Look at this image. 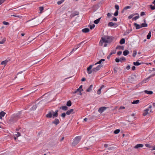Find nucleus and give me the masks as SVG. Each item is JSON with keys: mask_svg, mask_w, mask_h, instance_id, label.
I'll return each instance as SVG.
<instances>
[{"mask_svg": "<svg viewBox=\"0 0 155 155\" xmlns=\"http://www.w3.org/2000/svg\"><path fill=\"white\" fill-rule=\"evenodd\" d=\"M105 59H102L94 64L90 65L87 68V72L88 74H91L92 72H96L100 70L101 68L103 66L102 61H104Z\"/></svg>", "mask_w": 155, "mask_h": 155, "instance_id": "nucleus-1", "label": "nucleus"}, {"mask_svg": "<svg viewBox=\"0 0 155 155\" xmlns=\"http://www.w3.org/2000/svg\"><path fill=\"white\" fill-rule=\"evenodd\" d=\"M114 37L108 36H104L101 38V40L100 41L99 45L100 46L103 45V43H110L114 40Z\"/></svg>", "mask_w": 155, "mask_h": 155, "instance_id": "nucleus-2", "label": "nucleus"}, {"mask_svg": "<svg viewBox=\"0 0 155 155\" xmlns=\"http://www.w3.org/2000/svg\"><path fill=\"white\" fill-rule=\"evenodd\" d=\"M58 110H56L55 112L51 110L46 115V117L48 118H51L52 117L53 118L56 117L58 116Z\"/></svg>", "mask_w": 155, "mask_h": 155, "instance_id": "nucleus-3", "label": "nucleus"}, {"mask_svg": "<svg viewBox=\"0 0 155 155\" xmlns=\"http://www.w3.org/2000/svg\"><path fill=\"white\" fill-rule=\"evenodd\" d=\"M81 139V136L76 137L75 138L73 142L72 143V145L73 146H75L78 144L80 142Z\"/></svg>", "mask_w": 155, "mask_h": 155, "instance_id": "nucleus-4", "label": "nucleus"}, {"mask_svg": "<svg viewBox=\"0 0 155 155\" xmlns=\"http://www.w3.org/2000/svg\"><path fill=\"white\" fill-rule=\"evenodd\" d=\"M102 4V2L101 1L98 3L97 4L94 5L93 6V8L95 10L98 9L101 6Z\"/></svg>", "mask_w": 155, "mask_h": 155, "instance_id": "nucleus-5", "label": "nucleus"}, {"mask_svg": "<svg viewBox=\"0 0 155 155\" xmlns=\"http://www.w3.org/2000/svg\"><path fill=\"white\" fill-rule=\"evenodd\" d=\"M108 25L109 27H112L114 26V27H117L118 25L116 23H114L112 22H109L108 24Z\"/></svg>", "mask_w": 155, "mask_h": 155, "instance_id": "nucleus-6", "label": "nucleus"}, {"mask_svg": "<svg viewBox=\"0 0 155 155\" xmlns=\"http://www.w3.org/2000/svg\"><path fill=\"white\" fill-rule=\"evenodd\" d=\"M107 108V107H101L99 109L98 111L101 114Z\"/></svg>", "mask_w": 155, "mask_h": 155, "instance_id": "nucleus-7", "label": "nucleus"}, {"mask_svg": "<svg viewBox=\"0 0 155 155\" xmlns=\"http://www.w3.org/2000/svg\"><path fill=\"white\" fill-rule=\"evenodd\" d=\"M60 123L59 120L58 119H55L52 122V124H55L56 125H57Z\"/></svg>", "mask_w": 155, "mask_h": 155, "instance_id": "nucleus-8", "label": "nucleus"}, {"mask_svg": "<svg viewBox=\"0 0 155 155\" xmlns=\"http://www.w3.org/2000/svg\"><path fill=\"white\" fill-rule=\"evenodd\" d=\"M149 109H147L143 111V115L144 116H146L149 113L148 111H149Z\"/></svg>", "mask_w": 155, "mask_h": 155, "instance_id": "nucleus-9", "label": "nucleus"}, {"mask_svg": "<svg viewBox=\"0 0 155 155\" xmlns=\"http://www.w3.org/2000/svg\"><path fill=\"white\" fill-rule=\"evenodd\" d=\"M81 90H80L79 88H78L75 91L73 92V94H76V93H77L78 92L79 93L78 94H79L80 95H82V93H81Z\"/></svg>", "mask_w": 155, "mask_h": 155, "instance_id": "nucleus-10", "label": "nucleus"}, {"mask_svg": "<svg viewBox=\"0 0 155 155\" xmlns=\"http://www.w3.org/2000/svg\"><path fill=\"white\" fill-rule=\"evenodd\" d=\"M134 25L136 29H138L141 28V25L138 24L136 23H134Z\"/></svg>", "mask_w": 155, "mask_h": 155, "instance_id": "nucleus-11", "label": "nucleus"}, {"mask_svg": "<svg viewBox=\"0 0 155 155\" xmlns=\"http://www.w3.org/2000/svg\"><path fill=\"white\" fill-rule=\"evenodd\" d=\"M10 59H6V60L2 61L1 63V64L5 65L9 61H10Z\"/></svg>", "mask_w": 155, "mask_h": 155, "instance_id": "nucleus-12", "label": "nucleus"}, {"mask_svg": "<svg viewBox=\"0 0 155 155\" xmlns=\"http://www.w3.org/2000/svg\"><path fill=\"white\" fill-rule=\"evenodd\" d=\"M73 111L74 110L73 109L68 110L67 111L66 114L67 115H69L71 114H73L74 113V112H73Z\"/></svg>", "mask_w": 155, "mask_h": 155, "instance_id": "nucleus-13", "label": "nucleus"}, {"mask_svg": "<svg viewBox=\"0 0 155 155\" xmlns=\"http://www.w3.org/2000/svg\"><path fill=\"white\" fill-rule=\"evenodd\" d=\"M143 145L142 144H137L134 147V148L135 149H137L139 147H143Z\"/></svg>", "mask_w": 155, "mask_h": 155, "instance_id": "nucleus-14", "label": "nucleus"}, {"mask_svg": "<svg viewBox=\"0 0 155 155\" xmlns=\"http://www.w3.org/2000/svg\"><path fill=\"white\" fill-rule=\"evenodd\" d=\"M90 31V30L89 28H84L82 30V31L84 33H87Z\"/></svg>", "mask_w": 155, "mask_h": 155, "instance_id": "nucleus-15", "label": "nucleus"}, {"mask_svg": "<svg viewBox=\"0 0 155 155\" xmlns=\"http://www.w3.org/2000/svg\"><path fill=\"white\" fill-rule=\"evenodd\" d=\"M5 113L4 111H1L0 112V118L2 119V117H4L5 114Z\"/></svg>", "mask_w": 155, "mask_h": 155, "instance_id": "nucleus-16", "label": "nucleus"}, {"mask_svg": "<svg viewBox=\"0 0 155 155\" xmlns=\"http://www.w3.org/2000/svg\"><path fill=\"white\" fill-rule=\"evenodd\" d=\"M60 108L64 110H66L68 109V107L66 106H62L60 107Z\"/></svg>", "mask_w": 155, "mask_h": 155, "instance_id": "nucleus-17", "label": "nucleus"}, {"mask_svg": "<svg viewBox=\"0 0 155 155\" xmlns=\"http://www.w3.org/2000/svg\"><path fill=\"white\" fill-rule=\"evenodd\" d=\"M129 53V51L127 50H126L123 52V55L124 56H127Z\"/></svg>", "mask_w": 155, "mask_h": 155, "instance_id": "nucleus-18", "label": "nucleus"}, {"mask_svg": "<svg viewBox=\"0 0 155 155\" xmlns=\"http://www.w3.org/2000/svg\"><path fill=\"white\" fill-rule=\"evenodd\" d=\"M144 92L147 94H153V92L152 91H148L147 90H145Z\"/></svg>", "mask_w": 155, "mask_h": 155, "instance_id": "nucleus-19", "label": "nucleus"}, {"mask_svg": "<svg viewBox=\"0 0 155 155\" xmlns=\"http://www.w3.org/2000/svg\"><path fill=\"white\" fill-rule=\"evenodd\" d=\"M37 105L36 104L34 105L30 109L31 110H35L37 107Z\"/></svg>", "mask_w": 155, "mask_h": 155, "instance_id": "nucleus-20", "label": "nucleus"}, {"mask_svg": "<svg viewBox=\"0 0 155 155\" xmlns=\"http://www.w3.org/2000/svg\"><path fill=\"white\" fill-rule=\"evenodd\" d=\"M101 18L100 17L99 18L95 20L94 21V23L96 24H98Z\"/></svg>", "mask_w": 155, "mask_h": 155, "instance_id": "nucleus-21", "label": "nucleus"}, {"mask_svg": "<svg viewBox=\"0 0 155 155\" xmlns=\"http://www.w3.org/2000/svg\"><path fill=\"white\" fill-rule=\"evenodd\" d=\"M92 87H93V85H90V87L87 89L86 91L87 92L90 91L91 90Z\"/></svg>", "mask_w": 155, "mask_h": 155, "instance_id": "nucleus-22", "label": "nucleus"}, {"mask_svg": "<svg viewBox=\"0 0 155 155\" xmlns=\"http://www.w3.org/2000/svg\"><path fill=\"white\" fill-rule=\"evenodd\" d=\"M125 42V39L124 38H122L120 41V43L121 45L124 44Z\"/></svg>", "mask_w": 155, "mask_h": 155, "instance_id": "nucleus-23", "label": "nucleus"}, {"mask_svg": "<svg viewBox=\"0 0 155 155\" xmlns=\"http://www.w3.org/2000/svg\"><path fill=\"white\" fill-rule=\"evenodd\" d=\"M140 101L139 100L134 101L132 102V104H137L139 103Z\"/></svg>", "mask_w": 155, "mask_h": 155, "instance_id": "nucleus-24", "label": "nucleus"}, {"mask_svg": "<svg viewBox=\"0 0 155 155\" xmlns=\"http://www.w3.org/2000/svg\"><path fill=\"white\" fill-rule=\"evenodd\" d=\"M116 49L124 50V47L122 46H118L116 48Z\"/></svg>", "mask_w": 155, "mask_h": 155, "instance_id": "nucleus-25", "label": "nucleus"}, {"mask_svg": "<svg viewBox=\"0 0 155 155\" xmlns=\"http://www.w3.org/2000/svg\"><path fill=\"white\" fill-rule=\"evenodd\" d=\"M135 14H136V15H138L134 17L133 18H132V20H136L137 19H138L139 18V15L138 13H136Z\"/></svg>", "mask_w": 155, "mask_h": 155, "instance_id": "nucleus-26", "label": "nucleus"}, {"mask_svg": "<svg viewBox=\"0 0 155 155\" xmlns=\"http://www.w3.org/2000/svg\"><path fill=\"white\" fill-rule=\"evenodd\" d=\"M147 24L146 23H143L141 25V27H147Z\"/></svg>", "mask_w": 155, "mask_h": 155, "instance_id": "nucleus-27", "label": "nucleus"}, {"mask_svg": "<svg viewBox=\"0 0 155 155\" xmlns=\"http://www.w3.org/2000/svg\"><path fill=\"white\" fill-rule=\"evenodd\" d=\"M67 105L68 107H70L71 105V102L70 101H68L67 103Z\"/></svg>", "mask_w": 155, "mask_h": 155, "instance_id": "nucleus-28", "label": "nucleus"}, {"mask_svg": "<svg viewBox=\"0 0 155 155\" xmlns=\"http://www.w3.org/2000/svg\"><path fill=\"white\" fill-rule=\"evenodd\" d=\"M131 8V7L130 6H126L124 8V9H123V10L122 11V12H123L124 11L126 10L127 9H129V8Z\"/></svg>", "mask_w": 155, "mask_h": 155, "instance_id": "nucleus-29", "label": "nucleus"}, {"mask_svg": "<svg viewBox=\"0 0 155 155\" xmlns=\"http://www.w3.org/2000/svg\"><path fill=\"white\" fill-rule=\"evenodd\" d=\"M133 64L135 66H138L141 64V63H139L138 61H137L136 62H134Z\"/></svg>", "mask_w": 155, "mask_h": 155, "instance_id": "nucleus-30", "label": "nucleus"}, {"mask_svg": "<svg viewBox=\"0 0 155 155\" xmlns=\"http://www.w3.org/2000/svg\"><path fill=\"white\" fill-rule=\"evenodd\" d=\"M134 76H131V77H130L129 78V81L130 82H132L131 81L132 80H134Z\"/></svg>", "mask_w": 155, "mask_h": 155, "instance_id": "nucleus-31", "label": "nucleus"}, {"mask_svg": "<svg viewBox=\"0 0 155 155\" xmlns=\"http://www.w3.org/2000/svg\"><path fill=\"white\" fill-rule=\"evenodd\" d=\"M151 37V32L150 31L148 34V35H147V38L148 39H150Z\"/></svg>", "mask_w": 155, "mask_h": 155, "instance_id": "nucleus-32", "label": "nucleus"}, {"mask_svg": "<svg viewBox=\"0 0 155 155\" xmlns=\"http://www.w3.org/2000/svg\"><path fill=\"white\" fill-rule=\"evenodd\" d=\"M11 16H13L15 17H18V18H19L20 19L21 18H22V16H21V15H11Z\"/></svg>", "mask_w": 155, "mask_h": 155, "instance_id": "nucleus-33", "label": "nucleus"}, {"mask_svg": "<svg viewBox=\"0 0 155 155\" xmlns=\"http://www.w3.org/2000/svg\"><path fill=\"white\" fill-rule=\"evenodd\" d=\"M39 9L40 11V13H41L42 11L44 10V8L43 7H39Z\"/></svg>", "mask_w": 155, "mask_h": 155, "instance_id": "nucleus-34", "label": "nucleus"}, {"mask_svg": "<svg viewBox=\"0 0 155 155\" xmlns=\"http://www.w3.org/2000/svg\"><path fill=\"white\" fill-rule=\"evenodd\" d=\"M120 132V130L117 129V130H115L114 131V134H117L119 133Z\"/></svg>", "mask_w": 155, "mask_h": 155, "instance_id": "nucleus-35", "label": "nucleus"}, {"mask_svg": "<svg viewBox=\"0 0 155 155\" xmlns=\"http://www.w3.org/2000/svg\"><path fill=\"white\" fill-rule=\"evenodd\" d=\"M150 8L152 10L155 9V4H154L153 6L152 5H150Z\"/></svg>", "mask_w": 155, "mask_h": 155, "instance_id": "nucleus-36", "label": "nucleus"}, {"mask_svg": "<svg viewBox=\"0 0 155 155\" xmlns=\"http://www.w3.org/2000/svg\"><path fill=\"white\" fill-rule=\"evenodd\" d=\"M137 52L136 51H133V53L132 55L133 57H135L136 55L137 54Z\"/></svg>", "mask_w": 155, "mask_h": 155, "instance_id": "nucleus-37", "label": "nucleus"}, {"mask_svg": "<svg viewBox=\"0 0 155 155\" xmlns=\"http://www.w3.org/2000/svg\"><path fill=\"white\" fill-rule=\"evenodd\" d=\"M136 14H132L130 15H129L128 17V18L129 19H131V18H132L133 17V16H134V15H136Z\"/></svg>", "mask_w": 155, "mask_h": 155, "instance_id": "nucleus-38", "label": "nucleus"}, {"mask_svg": "<svg viewBox=\"0 0 155 155\" xmlns=\"http://www.w3.org/2000/svg\"><path fill=\"white\" fill-rule=\"evenodd\" d=\"M95 26V25L94 24H93L92 25H90V28L91 29H92L93 28H94Z\"/></svg>", "mask_w": 155, "mask_h": 155, "instance_id": "nucleus-39", "label": "nucleus"}, {"mask_svg": "<svg viewBox=\"0 0 155 155\" xmlns=\"http://www.w3.org/2000/svg\"><path fill=\"white\" fill-rule=\"evenodd\" d=\"M6 40L5 38H4L2 41H0V44H3L5 41Z\"/></svg>", "mask_w": 155, "mask_h": 155, "instance_id": "nucleus-40", "label": "nucleus"}, {"mask_svg": "<svg viewBox=\"0 0 155 155\" xmlns=\"http://www.w3.org/2000/svg\"><path fill=\"white\" fill-rule=\"evenodd\" d=\"M120 61L122 62V61H125L126 60V59L124 57H122L120 58Z\"/></svg>", "mask_w": 155, "mask_h": 155, "instance_id": "nucleus-41", "label": "nucleus"}, {"mask_svg": "<svg viewBox=\"0 0 155 155\" xmlns=\"http://www.w3.org/2000/svg\"><path fill=\"white\" fill-rule=\"evenodd\" d=\"M84 41H82L80 43H79V44L77 45L78 47L75 48V50H77L78 48H79L80 45H81V44H83L84 42Z\"/></svg>", "mask_w": 155, "mask_h": 155, "instance_id": "nucleus-42", "label": "nucleus"}, {"mask_svg": "<svg viewBox=\"0 0 155 155\" xmlns=\"http://www.w3.org/2000/svg\"><path fill=\"white\" fill-rule=\"evenodd\" d=\"M118 10H116L114 14V15L116 16L118 15Z\"/></svg>", "mask_w": 155, "mask_h": 155, "instance_id": "nucleus-43", "label": "nucleus"}, {"mask_svg": "<svg viewBox=\"0 0 155 155\" xmlns=\"http://www.w3.org/2000/svg\"><path fill=\"white\" fill-rule=\"evenodd\" d=\"M66 116V114L64 113H62L61 115V116L63 118H64Z\"/></svg>", "mask_w": 155, "mask_h": 155, "instance_id": "nucleus-44", "label": "nucleus"}, {"mask_svg": "<svg viewBox=\"0 0 155 155\" xmlns=\"http://www.w3.org/2000/svg\"><path fill=\"white\" fill-rule=\"evenodd\" d=\"M145 146L147 147L150 148L152 147L149 144H145Z\"/></svg>", "mask_w": 155, "mask_h": 155, "instance_id": "nucleus-45", "label": "nucleus"}, {"mask_svg": "<svg viewBox=\"0 0 155 155\" xmlns=\"http://www.w3.org/2000/svg\"><path fill=\"white\" fill-rule=\"evenodd\" d=\"M101 88H100L97 91V94H100L101 93Z\"/></svg>", "mask_w": 155, "mask_h": 155, "instance_id": "nucleus-46", "label": "nucleus"}, {"mask_svg": "<svg viewBox=\"0 0 155 155\" xmlns=\"http://www.w3.org/2000/svg\"><path fill=\"white\" fill-rule=\"evenodd\" d=\"M3 24L5 25H9V23L8 22H6L5 21H3Z\"/></svg>", "mask_w": 155, "mask_h": 155, "instance_id": "nucleus-47", "label": "nucleus"}, {"mask_svg": "<svg viewBox=\"0 0 155 155\" xmlns=\"http://www.w3.org/2000/svg\"><path fill=\"white\" fill-rule=\"evenodd\" d=\"M115 8L117 10H118L119 9V6L118 5H116L115 6Z\"/></svg>", "mask_w": 155, "mask_h": 155, "instance_id": "nucleus-48", "label": "nucleus"}, {"mask_svg": "<svg viewBox=\"0 0 155 155\" xmlns=\"http://www.w3.org/2000/svg\"><path fill=\"white\" fill-rule=\"evenodd\" d=\"M64 2H63L62 0H61V1H59L57 2V4L58 5H60L61 3H62Z\"/></svg>", "mask_w": 155, "mask_h": 155, "instance_id": "nucleus-49", "label": "nucleus"}, {"mask_svg": "<svg viewBox=\"0 0 155 155\" xmlns=\"http://www.w3.org/2000/svg\"><path fill=\"white\" fill-rule=\"evenodd\" d=\"M16 136L17 137H18L21 136L19 132H17V134H15Z\"/></svg>", "mask_w": 155, "mask_h": 155, "instance_id": "nucleus-50", "label": "nucleus"}, {"mask_svg": "<svg viewBox=\"0 0 155 155\" xmlns=\"http://www.w3.org/2000/svg\"><path fill=\"white\" fill-rule=\"evenodd\" d=\"M116 51H112L110 53V54L112 55V54H115V53H116Z\"/></svg>", "mask_w": 155, "mask_h": 155, "instance_id": "nucleus-51", "label": "nucleus"}, {"mask_svg": "<svg viewBox=\"0 0 155 155\" xmlns=\"http://www.w3.org/2000/svg\"><path fill=\"white\" fill-rule=\"evenodd\" d=\"M115 61L116 62L118 63L120 61V59H119V58H116L115 59Z\"/></svg>", "mask_w": 155, "mask_h": 155, "instance_id": "nucleus-52", "label": "nucleus"}, {"mask_svg": "<svg viewBox=\"0 0 155 155\" xmlns=\"http://www.w3.org/2000/svg\"><path fill=\"white\" fill-rule=\"evenodd\" d=\"M78 88L81 90V91H83V89H82V85H81Z\"/></svg>", "mask_w": 155, "mask_h": 155, "instance_id": "nucleus-53", "label": "nucleus"}, {"mask_svg": "<svg viewBox=\"0 0 155 155\" xmlns=\"http://www.w3.org/2000/svg\"><path fill=\"white\" fill-rule=\"evenodd\" d=\"M5 0H0V5L3 3Z\"/></svg>", "mask_w": 155, "mask_h": 155, "instance_id": "nucleus-54", "label": "nucleus"}, {"mask_svg": "<svg viewBox=\"0 0 155 155\" xmlns=\"http://www.w3.org/2000/svg\"><path fill=\"white\" fill-rule=\"evenodd\" d=\"M111 20L116 21H117V19L116 18L114 17Z\"/></svg>", "mask_w": 155, "mask_h": 155, "instance_id": "nucleus-55", "label": "nucleus"}, {"mask_svg": "<svg viewBox=\"0 0 155 155\" xmlns=\"http://www.w3.org/2000/svg\"><path fill=\"white\" fill-rule=\"evenodd\" d=\"M145 15V13L144 12H142L140 13V15L142 16Z\"/></svg>", "mask_w": 155, "mask_h": 155, "instance_id": "nucleus-56", "label": "nucleus"}, {"mask_svg": "<svg viewBox=\"0 0 155 155\" xmlns=\"http://www.w3.org/2000/svg\"><path fill=\"white\" fill-rule=\"evenodd\" d=\"M117 68H114V72L115 73H116L117 72Z\"/></svg>", "mask_w": 155, "mask_h": 155, "instance_id": "nucleus-57", "label": "nucleus"}, {"mask_svg": "<svg viewBox=\"0 0 155 155\" xmlns=\"http://www.w3.org/2000/svg\"><path fill=\"white\" fill-rule=\"evenodd\" d=\"M130 66L129 65H128L127 66L126 68L127 69V70H129L130 69Z\"/></svg>", "mask_w": 155, "mask_h": 155, "instance_id": "nucleus-58", "label": "nucleus"}, {"mask_svg": "<svg viewBox=\"0 0 155 155\" xmlns=\"http://www.w3.org/2000/svg\"><path fill=\"white\" fill-rule=\"evenodd\" d=\"M122 53V52L121 51H119L117 52V55H120Z\"/></svg>", "mask_w": 155, "mask_h": 155, "instance_id": "nucleus-59", "label": "nucleus"}, {"mask_svg": "<svg viewBox=\"0 0 155 155\" xmlns=\"http://www.w3.org/2000/svg\"><path fill=\"white\" fill-rule=\"evenodd\" d=\"M107 15L108 17H110L111 16V14L110 13L108 12L107 13Z\"/></svg>", "mask_w": 155, "mask_h": 155, "instance_id": "nucleus-60", "label": "nucleus"}, {"mask_svg": "<svg viewBox=\"0 0 155 155\" xmlns=\"http://www.w3.org/2000/svg\"><path fill=\"white\" fill-rule=\"evenodd\" d=\"M104 146L105 147V148H107L108 147V144H107V143H106V144H104Z\"/></svg>", "mask_w": 155, "mask_h": 155, "instance_id": "nucleus-61", "label": "nucleus"}, {"mask_svg": "<svg viewBox=\"0 0 155 155\" xmlns=\"http://www.w3.org/2000/svg\"><path fill=\"white\" fill-rule=\"evenodd\" d=\"M125 108V107H124L120 106V107L119 109H124Z\"/></svg>", "mask_w": 155, "mask_h": 155, "instance_id": "nucleus-62", "label": "nucleus"}, {"mask_svg": "<svg viewBox=\"0 0 155 155\" xmlns=\"http://www.w3.org/2000/svg\"><path fill=\"white\" fill-rule=\"evenodd\" d=\"M135 66H133L132 68V70L133 71H134L135 69Z\"/></svg>", "mask_w": 155, "mask_h": 155, "instance_id": "nucleus-63", "label": "nucleus"}, {"mask_svg": "<svg viewBox=\"0 0 155 155\" xmlns=\"http://www.w3.org/2000/svg\"><path fill=\"white\" fill-rule=\"evenodd\" d=\"M111 55L110 54L107 56V58L108 59H109Z\"/></svg>", "mask_w": 155, "mask_h": 155, "instance_id": "nucleus-64", "label": "nucleus"}]
</instances>
